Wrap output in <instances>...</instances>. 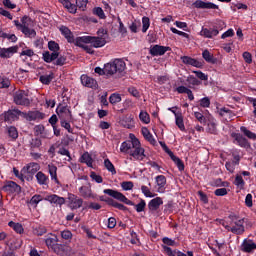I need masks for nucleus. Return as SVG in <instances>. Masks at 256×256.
<instances>
[{"mask_svg":"<svg viewBox=\"0 0 256 256\" xmlns=\"http://www.w3.org/2000/svg\"><path fill=\"white\" fill-rule=\"evenodd\" d=\"M132 140L125 141L121 144V153H127L130 157H133L136 161H143L147 155H145V148L141 147V142L135 136Z\"/></svg>","mask_w":256,"mask_h":256,"instance_id":"nucleus-1","label":"nucleus"},{"mask_svg":"<svg viewBox=\"0 0 256 256\" xmlns=\"http://www.w3.org/2000/svg\"><path fill=\"white\" fill-rule=\"evenodd\" d=\"M228 219L230 220V225H224L226 230L231 231L234 235H243L245 233V219H241L235 214H230Z\"/></svg>","mask_w":256,"mask_h":256,"instance_id":"nucleus-2","label":"nucleus"},{"mask_svg":"<svg viewBox=\"0 0 256 256\" xmlns=\"http://www.w3.org/2000/svg\"><path fill=\"white\" fill-rule=\"evenodd\" d=\"M31 22L32 20L30 17L24 16L22 17L21 22H19V20H14V25L18 29V31H21V33L25 35V37L33 39L37 37V31H35V29L29 28Z\"/></svg>","mask_w":256,"mask_h":256,"instance_id":"nucleus-3","label":"nucleus"},{"mask_svg":"<svg viewBox=\"0 0 256 256\" xmlns=\"http://www.w3.org/2000/svg\"><path fill=\"white\" fill-rule=\"evenodd\" d=\"M48 49L49 51H45L42 54V58L45 61V63H53V61H55V59H57V57H59V51H60V47L59 44L55 41H49L48 42Z\"/></svg>","mask_w":256,"mask_h":256,"instance_id":"nucleus-4","label":"nucleus"},{"mask_svg":"<svg viewBox=\"0 0 256 256\" xmlns=\"http://www.w3.org/2000/svg\"><path fill=\"white\" fill-rule=\"evenodd\" d=\"M127 69V64L123 59H115L114 61L106 64L107 75H115V73H123Z\"/></svg>","mask_w":256,"mask_h":256,"instance_id":"nucleus-5","label":"nucleus"},{"mask_svg":"<svg viewBox=\"0 0 256 256\" xmlns=\"http://www.w3.org/2000/svg\"><path fill=\"white\" fill-rule=\"evenodd\" d=\"M19 117H23V111L19 109H10L3 112L0 115V119L5 121V123H14V121H19Z\"/></svg>","mask_w":256,"mask_h":256,"instance_id":"nucleus-6","label":"nucleus"},{"mask_svg":"<svg viewBox=\"0 0 256 256\" xmlns=\"http://www.w3.org/2000/svg\"><path fill=\"white\" fill-rule=\"evenodd\" d=\"M105 195H109L110 197H113V199H117V201H121V203H125V205H131L135 206V203L133 201L129 200L126 195L123 193L113 190V189H105L104 190Z\"/></svg>","mask_w":256,"mask_h":256,"instance_id":"nucleus-7","label":"nucleus"},{"mask_svg":"<svg viewBox=\"0 0 256 256\" xmlns=\"http://www.w3.org/2000/svg\"><path fill=\"white\" fill-rule=\"evenodd\" d=\"M14 103L15 105H21L22 107H29L31 105V100H29V94L24 90H18L14 93Z\"/></svg>","mask_w":256,"mask_h":256,"instance_id":"nucleus-8","label":"nucleus"},{"mask_svg":"<svg viewBox=\"0 0 256 256\" xmlns=\"http://www.w3.org/2000/svg\"><path fill=\"white\" fill-rule=\"evenodd\" d=\"M56 113L60 121H71L73 119V114H71L69 106L59 105L56 109Z\"/></svg>","mask_w":256,"mask_h":256,"instance_id":"nucleus-9","label":"nucleus"},{"mask_svg":"<svg viewBox=\"0 0 256 256\" xmlns=\"http://www.w3.org/2000/svg\"><path fill=\"white\" fill-rule=\"evenodd\" d=\"M22 117L23 119H26V121H41L45 119V113L39 112L37 110L22 112Z\"/></svg>","mask_w":256,"mask_h":256,"instance_id":"nucleus-10","label":"nucleus"},{"mask_svg":"<svg viewBox=\"0 0 256 256\" xmlns=\"http://www.w3.org/2000/svg\"><path fill=\"white\" fill-rule=\"evenodd\" d=\"M78 191L82 199H97V194L93 193V190L91 189V184L81 186Z\"/></svg>","mask_w":256,"mask_h":256,"instance_id":"nucleus-11","label":"nucleus"},{"mask_svg":"<svg viewBox=\"0 0 256 256\" xmlns=\"http://www.w3.org/2000/svg\"><path fill=\"white\" fill-rule=\"evenodd\" d=\"M88 44L95 49H99L107 45V40L103 36H88Z\"/></svg>","mask_w":256,"mask_h":256,"instance_id":"nucleus-12","label":"nucleus"},{"mask_svg":"<svg viewBox=\"0 0 256 256\" xmlns=\"http://www.w3.org/2000/svg\"><path fill=\"white\" fill-rule=\"evenodd\" d=\"M2 190L5 193H8V195H13V193H17V195H19V193H21V187L18 184H16L14 181H7L2 186Z\"/></svg>","mask_w":256,"mask_h":256,"instance_id":"nucleus-13","label":"nucleus"},{"mask_svg":"<svg viewBox=\"0 0 256 256\" xmlns=\"http://www.w3.org/2000/svg\"><path fill=\"white\" fill-rule=\"evenodd\" d=\"M68 201H69V207L72 210L81 209V207H83V203H84L83 198H80L75 194H69Z\"/></svg>","mask_w":256,"mask_h":256,"instance_id":"nucleus-14","label":"nucleus"},{"mask_svg":"<svg viewBox=\"0 0 256 256\" xmlns=\"http://www.w3.org/2000/svg\"><path fill=\"white\" fill-rule=\"evenodd\" d=\"M167 51H171V47L154 45L150 48L149 53L152 55V57H159L165 55Z\"/></svg>","mask_w":256,"mask_h":256,"instance_id":"nucleus-15","label":"nucleus"},{"mask_svg":"<svg viewBox=\"0 0 256 256\" xmlns=\"http://www.w3.org/2000/svg\"><path fill=\"white\" fill-rule=\"evenodd\" d=\"M232 137L234 139V143L236 145H239V147H243L244 149H249L251 147L249 140H247V138L243 137V135H241L239 133H233Z\"/></svg>","mask_w":256,"mask_h":256,"instance_id":"nucleus-16","label":"nucleus"},{"mask_svg":"<svg viewBox=\"0 0 256 256\" xmlns=\"http://www.w3.org/2000/svg\"><path fill=\"white\" fill-rule=\"evenodd\" d=\"M192 6L195 9H219V6L217 4H214L212 2H207L203 0H196Z\"/></svg>","mask_w":256,"mask_h":256,"instance_id":"nucleus-17","label":"nucleus"},{"mask_svg":"<svg viewBox=\"0 0 256 256\" xmlns=\"http://www.w3.org/2000/svg\"><path fill=\"white\" fill-rule=\"evenodd\" d=\"M17 51H19V46H12L9 48H2L0 50V57L2 59H11V57H13V55H15V53H17Z\"/></svg>","mask_w":256,"mask_h":256,"instance_id":"nucleus-18","label":"nucleus"},{"mask_svg":"<svg viewBox=\"0 0 256 256\" xmlns=\"http://www.w3.org/2000/svg\"><path fill=\"white\" fill-rule=\"evenodd\" d=\"M80 80L84 87H88L90 89H97V80L87 76V74L82 75L80 77Z\"/></svg>","mask_w":256,"mask_h":256,"instance_id":"nucleus-19","label":"nucleus"},{"mask_svg":"<svg viewBox=\"0 0 256 256\" xmlns=\"http://www.w3.org/2000/svg\"><path fill=\"white\" fill-rule=\"evenodd\" d=\"M41 169V166L37 162H30L22 168V173H27L28 175H35L37 171Z\"/></svg>","mask_w":256,"mask_h":256,"instance_id":"nucleus-20","label":"nucleus"},{"mask_svg":"<svg viewBox=\"0 0 256 256\" xmlns=\"http://www.w3.org/2000/svg\"><path fill=\"white\" fill-rule=\"evenodd\" d=\"M255 249H256V243L253 242V240L245 239L242 242L241 251H243V253H253V251H255Z\"/></svg>","mask_w":256,"mask_h":256,"instance_id":"nucleus-21","label":"nucleus"},{"mask_svg":"<svg viewBox=\"0 0 256 256\" xmlns=\"http://www.w3.org/2000/svg\"><path fill=\"white\" fill-rule=\"evenodd\" d=\"M181 61H182V63H184V65H191L192 67H197V68L203 67V63H201V62H199V60L189 57V56H182Z\"/></svg>","mask_w":256,"mask_h":256,"instance_id":"nucleus-22","label":"nucleus"},{"mask_svg":"<svg viewBox=\"0 0 256 256\" xmlns=\"http://www.w3.org/2000/svg\"><path fill=\"white\" fill-rule=\"evenodd\" d=\"M45 201H48L49 203H52L54 205H59L60 207L61 205H65V198L60 197L56 194L46 196Z\"/></svg>","mask_w":256,"mask_h":256,"instance_id":"nucleus-23","label":"nucleus"},{"mask_svg":"<svg viewBox=\"0 0 256 256\" xmlns=\"http://www.w3.org/2000/svg\"><path fill=\"white\" fill-rule=\"evenodd\" d=\"M59 30L68 43H75V36H73V32L67 26H61Z\"/></svg>","mask_w":256,"mask_h":256,"instance_id":"nucleus-24","label":"nucleus"},{"mask_svg":"<svg viewBox=\"0 0 256 256\" xmlns=\"http://www.w3.org/2000/svg\"><path fill=\"white\" fill-rule=\"evenodd\" d=\"M156 184L158 186V193H165V185H167V178L164 175L156 177Z\"/></svg>","mask_w":256,"mask_h":256,"instance_id":"nucleus-25","label":"nucleus"},{"mask_svg":"<svg viewBox=\"0 0 256 256\" xmlns=\"http://www.w3.org/2000/svg\"><path fill=\"white\" fill-rule=\"evenodd\" d=\"M45 243L48 249L53 250L57 243H59V238H57V235L49 234L45 239Z\"/></svg>","mask_w":256,"mask_h":256,"instance_id":"nucleus-26","label":"nucleus"},{"mask_svg":"<svg viewBox=\"0 0 256 256\" xmlns=\"http://www.w3.org/2000/svg\"><path fill=\"white\" fill-rule=\"evenodd\" d=\"M36 180L38 185H44L46 187L49 186V176L42 171L36 173Z\"/></svg>","mask_w":256,"mask_h":256,"instance_id":"nucleus-27","label":"nucleus"},{"mask_svg":"<svg viewBox=\"0 0 256 256\" xmlns=\"http://www.w3.org/2000/svg\"><path fill=\"white\" fill-rule=\"evenodd\" d=\"M161 205H163V199L161 197H156L148 203V209L150 211H157Z\"/></svg>","mask_w":256,"mask_h":256,"instance_id":"nucleus-28","label":"nucleus"},{"mask_svg":"<svg viewBox=\"0 0 256 256\" xmlns=\"http://www.w3.org/2000/svg\"><path fill=\"white\" fill-rule=\"evenodd\" d=\"M200 35L206 37L207 39H213V37H217V35H219V30L203 28L200 32Z\"/></svg>","mask_w":256,"mask_h":256,"instance_id":"nucleus-29","label":"nucleus"},{"mask_svg":"<svg viewBox=\"0 0 256 256\" xmlns=\"http://www.w3.org/2000/svg\"><path fill=\"white\" fill-rule=\"evenodd\" d=\"M48 172L51 180L54 181L56 185H59V178H57V167L55 164H48Z\"/></svg>","mask_w":256,"mask_h":256,"instance_id":"nucleus-30","label":"nucleus"},{"mask_svg":"<svg viewBox=\"0 0 256 256\" xmlns=\"http://www.w3.org/2000/svg\"><path fill=\"white\" fill-rule=\"evenodd\" d=\"M41 145H43V142H41L40 138H32L29 142L30 151H37L41 149Z\"/></svg>","mask_w":256,"mask_h":256,"instance_id":"nucleus-31","label":"nucleus"},{"mask_svg":"<svg viewBox=\"0 0 256 256\" xmlns=\"http://www.w3.org/2000/svg\"><path fill=\"white\" fill-rule=\"evenodd\" d=\"M202 57L207 63H211L212 65H215V63H217V58H215V56H213V54H211L209 50H204L202 52Z\"/></svg>","mask_w":256,"mask_h":256,"instance_id":"nucleus-32","label":"nucleus"},{"mask_svg":"<svg viewBox=\"0 0 256 256\" xmlns=\"http://www.w3.org/2000/svg\"><path fill=\"white\" fill-rule=\"evenodd\" d=\"M142 135L146 139V141H149V143H151V145H156L157 140H155V138L153 137V134L149 132V129L142 128Z\"/></svg>","mask_w":256,"mask_h":256,"instance_id":"nucleus-33","label":"nucleus"},{"mask_svg":"<svg viewBox=\"0 0 256 256\" xmlns=\"http://www.w3.org/2000/svg\"><path fill=\"white\" fill-rule=\"evenodd\" d=\"M187 83H189L190 89H196L195 87H199L201 85V81L197 79L195 76L190 75L186 79Z\"/></svg>","mask_w":256,"mask_h":256,"instance_id":"nucleus-34","label":"nucleus"},{"mask_svg":"<svg viewBox=\"0 0 256 256\" xmlns=\"http://www.w3.org/2000/svg\"><path fill=\"white\" fill-rule=\"evenodd\" d=\"M107 204L110 205V207H114L115 209H119V211H129V208H127L125 205L113 200L109 199L107 201Z\"/></svg>","mask_w":256,"mask_h":256,"instance_id":"nucleus-35","label":"nucleus"},{"mask_svg":"<svg viewBox=\"0 0 256 256\" xmlns=\"http://www.w3.org/2000/svg\"><path fill=\"white\" fill-rule=\"evenodd\" d=\"M80 163L87 164V167H93V158L89 155V152H85L81 155Z\"/></svg>","mask_w":256,"mask_h":256,"instance_id":"nucleus-36","label":"nucleus"},{"mask_svg":"<svg viewBox=\"0 0 256 256\" xmlns=\"http://www.w3.org/2000/svg\"><path fill=\"white\" fill-rule=\"evenodd\" d=\"M52 251L56 253V255H65L67 253V246L63 244L56 243Z\"/></svg>","mask_w":256,"mask_h":256,"instance_id":"nucleus-37","label":"nucleus"},{"mask_svg":"<svg viewBox=\"0 0 256 256\" xmlns=\"http://www.w3.org/2000/svg\"><path fill=\"white\" fill-rule=\"evenodd\" d=\"M74 45H76V47H81L83 49V46L86 44H89V36H82V37H77L76 39H74Z\"/></svg>","mask_w":256,"mask_h":256,"instance_id":"nucleus-38","label":"nucleus"},{"mask_svg":"<svg viewBox=\"0 0 256 256\" xmlns=\"http://www.w3.org/2000/svg\"><path fill=\"white\" fill-rule=\"evenodd\" d=\"M8 226H10L11 229H13L15 231V233H19V235H22V233L25 232V229L23 228V225H21L20 223H15L13 221H10L8 223Z\"/></svg>","mask_w":256,"mask_h":256,"instance_id":"nucleus-39","label":"nucleus"},{"mask_svg":"<svg viewBox=\"0 0 256 256\" xmlns=\"http://www.w3.org/2000/svg\"><path fill=\"white\" fill-rule=\"evenodd\" d=\"M170 158L175 163L179 171H185V164L181 161L179 157L175 156V154H172Z\"/></svg>","mask_w":256,"mask_h":256,"instance_id":"nucleus-40","label":"nucleus"},{"mask_svg":"<svg viewBox=\"0 0 256 256\" xmlns=\"http://www.w3.org/2000/svg\"><path fill=\"white\" fill-rule=\"evenodd\" d=\"M54 78H55V74L50 73L49 75H42V76H40L39 79H40V82L43 85H50L51 81H53Z\"/></svg>","mask_w":256,"mask_h":256,"instance_id":"nucleus-41","label":"nucleus"},{"mask_svg":"<svg viewBox=\"0 0 256 256\" xmlns=\"http://www.w3.org/2000/svg\"><path fill=\"white\" fill-rule=\"evenodd\" d=\"M104 166L107 169V171L112 173V175H117V170L115 169V165H113V163L111 162V160H109V158L104 160Z\"/></svg>","mask_w":256,"mask_h":256,"instance_id":"nucleus-42","label":"nucleus"},{"mask_svg":"<svg viewBox=\"0 0 256 256\" xmlns=\"http://www.w3.org/2000/svg\"><path fill=\"white\" fill-rule=\"evenodd\" d=\"M11 87V80L6 76H0V89H9Z\"/></svg>","mask_w":256,"mask_h":256,"instance_id":"nucleus-43","label":"nucleus"},{"mask_svg":"<svg viewBox=\"0 0 256 256\" xmlns=\"http://www.w3.org/2000/svg\"><path fill=\"white\" fill-rule=\"evenodd\" d=\"M176 125L180 131H185V123L183 122V114H176Z\"/></svg>","mask_w":256,"mask_h":256,"instance_id":"nucleus-44","label":"nucleus"},{"mask_svg":"<svg viewBox=\"0 0 256 256\" xmlns=\"http://www.w3.org/2000/svg\"><path fill=\"white\" fill-rule=\"evenodd\" d=\"M240 131L244 133V135L248 137V139H253V141L256 140V134L247 129V127L241 126Z\"/></svg>","mask_w":256,"mask_h":256,"instance_id":"nucleus-45","label":"nucleus"},{"mask_svg":"<svg viewBox=\"0 0 256 256\" xmlns=\"http://www.w3.org/2000/svg\"><path fill=\"white\" fill-rule=\"evenodd\" d=\"M206 131L211 135H217V124L214 121H210L207 125Z\"/></svg>","mask_w":256,"mask_h":256,"instance_id":"nucleus-46","label":"nucleus"},{"mask_svg":"<svg viewBox=\"0 0 256 256\" xmlns=\"http://www.w3.org/2000/svg\"><path fill=\"white\" fill-rule=\"evenodd\" d=\"M139 119L140 121H142V123H145L146 125H149V123H151V117L147 112L141 111L139 114Z\"/></svg>","mask_w":256,"mask_h":256,"instance_id":"nucleus-47","label":"nucleus"},{"mask_svg":"<svg viewBox=\"0 0 256 256\" xmlns=\"http://www.w3.org/2000/svg\"><path fill=\"white\" fill-rule=\"evenodd\" d=\"M8 135L11 139L15 140L19 137V132L15 126L8 127Z\"/></svg>","mask_w":256,"mask_h":256,"instance_id":"nucleus-48","label":"nucleus"},{"mask_svg":"<svg viewBox=\"0 0 256 256\" xmlns=\"http://www.w3.org/2000/svg\"><path fill=\"white\" fill-rule=\"evenodd\" d=\"M109 102L111 105H117V103H121V95L117 93L111 94L109 97Z\"/></svg>","mask_w":256,"mask_h":256,"instance_id":"nucleus-49","label":"nucleus"},{"mask_svg":"<svg viewBox=\"0 0 256 256\" xmlns=\"http://www.w3.org/2000/svg\"><path fill=\"white\" fill-rule=\"evenodd\" d=\"M41 201H43V196L36 194V195H34V196L30 199L29 203H30L33 207H37V205H39V203H41Z\"/></svg>","mask_w":256,"mask_h":256,"instance_id":"nucleus-50","label":"nucleus"},{"mask_svg":"<svg viewBox=\"0 0 256 256\" xmlns=\"http://www.w3.org/2000/svg\"><path fill=\"white\" fill-rule=\"evenodd\" d=\"M45 233H47V228L43 225H40L34 229V235H37L38 237L45 235Z\"/></svg>","mask_w":256,"mask_h":256,"instance_id":"nucleus-51","label":"nucleus"},{"mask_svg":"<svg viewBox=\"0 0 256 256\" xmlns=\"http://www.w3.org/2000/svg\"><path fill=\"white\" fill-rule=\"evenodd\" d=\"M58 154H59V155H65L66 157H68V158L66 159V161L71 162V161L73 160V158L71 157V152H69V150L66 149L65 147L60 148V149L58 150Z\"/></svg>","mask_w":256,"mask_h":256,"instance_id":"nucleus-52","label":"nucleus"},{"mask_svg":"<svg viewBox=\"0 0 256 256\" xmlns=\"http://www.w3.org/2000/svg\"><path fill=\"white\" fill-rule=\"evenodd\" d=\"M234 185H236V187H240V189H243V187H245V180H243V176L237 175L234 180Z\"/></svg>","mask_w":256,"mask_h":256,"instance_id":"nucleus-53","label":"nucleus"},{"mask_svg":"<svg viewBox=\"0 0 256 256\" xmlns=\"http://www.w3.org/2000/svg\"><path fill=\"white\" fill-rule=\"evenodd\" d=\"M151 25V22L149 20V17H143L142 18V33H147V29H149Z\"/></svg>","mask_w":256,"mask_h":256,"instance_id":"nucleus-54","label":"nucleus"},{"mask_svg":"<svg viewBox=\"0 0 256 256\" xmlns=\"http://www.w3.org/2000/svg\"><path fill=\"white\" fill-rule=\"evenodd\" d=\"M65 63H67V57L58 55V57L55 59L54 65L63 67Z\"/></svg>","mask_w":256,"mask_h":256,"instance_id":"nucleus-55","label":"nucleus"},{"mask_svg":"<svg viewBox=\"0 0 256 256\" xmlns=\"http://www.w3.org/2000/svg\"><path fill=\"white\" fill-rule=\"evenodd\" d=\"M71 120H60V125L64 129L68 131V133H73V128H71V124L69 123Z\"/></svg>","mask_w":256,"mask_h":256,"instance_id":"nucleus-56","label":"nucleus"},{"mask_svg":"<svg viewBox=\"0 0 256 256\" xmlns=\"http://www.w3.org/2000/svg\"><path fill=\"white\" fill-rule=\"evenodd\" d=\"M94 15H97V17H99V19H105V12L103 11V8L101 7H96L93 10Z\"/></svg>","mask_w":256,"mask_h":256,"instance_id":"nucleus-57","label":"nucleus"},{"mask_svg":"<svg viewBox=\"0 0 256 256\" xmlns=\"http://www.w3.org/2000/svg\"><path fill=\"white\" fill-rule=\"evenodd\" d=\"M121 187L124 191H131V189L134 187V184L132 181H124L121 183Z\"/></svg>","mask_w":256,"mask_h":256,"instance_id":"nucleus-58","label":"nucleus"},{"mask_svg":"<svg viewBox=\"0 0 256 256\" xmlns=\"http://www.w3.org/2000/svg\"><path fill=\"white\" fill-rule=\"evenodd\" d=\"M147 206V203H145V200H141L140 203L137 205H134L137 213H142V211H145V207Z\"/></svg>","mask_w":256,"mask_h":256,"instance_id":"nucleus-59","label":"nucleus"},{"mask_svg":"<svg viewBox=\"0 0 256 256\" xmlns=\"http://www.w3.org/2000/svg\"><path fill=\"white\" fill-rule=\"evenodd\" d=\"M242 57H243L245 63H248V65H251L253 63V55H251L250 52H244L242 54Z\"/></svg>","mask_w":256,"mask_h":256,"instance_id":"nucleus-60","label":"nucleus"},{"mask_svg":"<svg viewBox=\"0 0 256 256\" xmlns=\"http://www.w3.org/2000/svg\"><path fill=\"white\" fill-rule=\"evenodd\" d=\"M194 117L199 121V123H202V125L207 123V119L201 114V112H194Z\"/></svg>","mask_w":256,"mask_h":256,"instance_id":"nucleus-61","label":"nucleus"},{"mask_svg":"<svg viewBox=\"0 0 256 256\" xmlns=\"http://www.w3.org/2000/svg\"><path fill=\"white\" fill-rule=\"evenodd\" d=\"M141 191L145 195V197H155V195H153V193L151 192L149 187H147L145 185L141 186Z\"/></svg>","mask_w":256,"mask_h":256,"instance_id":"nucleus-62","label":"nucleus"},{"mask_svg":"<svg viewBox=\"0 0 256 256\" xmlns=\"http://www.w3.org/2000/svg\"><path fill=\"white\" fill-rule=\"evenodd\" d=\"M62 239H65L66 241H69L70 239H73V233L69 230H64L61 232Z\"/></svg>","mask_w":256,"mask_h":256,"instance_id":"nucleus-63","label":"nucleus"},{"mask_svg":"<svg viewBox=\"0 0 256 256\" xmlns=\"http://www.w3.org/2000/svg\"><path fill=\"white\" fill-rule=\"evenodd\" d=\"M211 105V100L209 97H204L200 100V107H203L204 109L207 107H210Z\"/></svg>","mask_w":256,"mask_h":256,"instance_id":"nucleus-64","label":"nucleus"}]
</instances>
